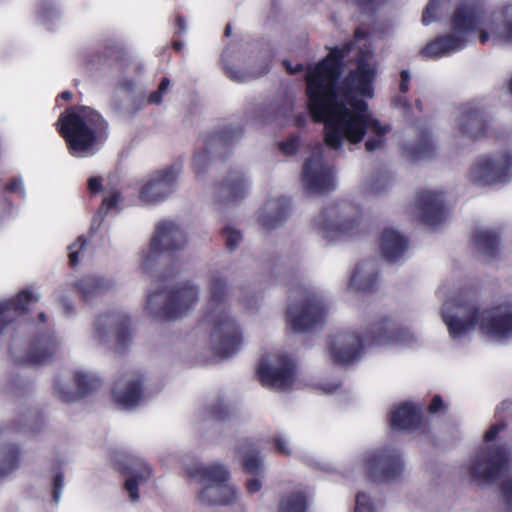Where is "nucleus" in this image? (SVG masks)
I'll return each instance as SVG.
<instances>
[{
  "label": "nucleus",
  "mask_w": 512,
  "mask_h": 512,
  "mask_svg": "<svg viewBox=\"0 0 512 512\" xmlns=\"http://www.w3.org/2000/svg\"><path fill=\"white\" fill-rule=\"evenodd\" d=\"M354 43L335 47L306 73L307 108L312 119L324 124V143L331 150L340 151L345 143L356 145L369 135L365 148L369 152L380 150L385 136L391 130L374 118L368 104L358 97L371 98L376 70L368 61L373 55L369 46L359 47L357 68L338 84L342 62Z\"/></svg>",
  "instance_id": "obj_1"
},
{
  "label": "nucleus",
  "mask_w": 512,
  "mask_h": 512,
  "mask_svg": "<svg viewBox=\"0 0 512 512\" xmlns=\"http://www.w3.org/2000/svg\"><path fill=\"white\" fill-rule=\"evenodd\" d=\"M481 44L512 43V4L488 12L484 0H456L447 21V31L422 48L425 59L448 57L466 48L474 39Z\"/></svg>",
  "instance_id": "obj_2"
},
{
  "label": "nucleus",
  "mask_w": 512,
  "mask_h": 512,
  "mask_svg": "<svg viewBox=\"0 0 512 512\" xmlns=\"http://www.w3.org/2000/svg\"><path fill=\"white\" fill-rule=\"evenodd\" d=\"M441 318L454 340L474 332L497 344L512 340V299L482 307L466 296H450L442 304Z\"/></svg>",
  "instance_id": "obj_3"
},
{
  "label": "nucleus",
  "mask_w": 512,
  "mask_h": 512,
  "mask_svg": "<svg viewBox=\"0 0 512 512\" xmlns=\"http://www.w3.org/2000/svg\"><path fill=\"white\" fill-rule=\"evenodd\" d=\"M201 325L209 334L210 348L217 356L230 357L242 349L243 334L231 313L227 280L218 272L210 276L209 298Z\"/></svg>",
  "instance_id": "obj_4"
},
{
  "label": "nucleus",
  "mask_w": 512,
  "mask_h": 512,
  "mask_svg": "<svg viewBox=\"0 0 512 512\" xmlns=\"http://www.w3.org/2000/svg\"><path fill=\"white\" fill-rule=\"evenodd\" d=\"M180 273V265L165 270L162 278L148 292L144 311L154 321L171 320L185 315L199 301L197 285L187 281L168 290L169 282Z\"/></svg>",
  "instance_id": "obj_5"
},
{
  "label": "nucleus",
  "mask_w": 512,
  "mask_h": 512,
  "mask_svg": "<svg viewBox=\"0 0 512 512\" xmlns=\"http://www.w3.org/2000/svg\"><path fill=\"white\" fill-rule=\"evenodd\" d=\"M56 125L70 153L75 157L94 155L103 142L106 128L101 115L87 106L67 109L60 115Z\"/></svg>",
  "instance_id": "obj_6"
},
{
  "label": "nucleus",
  "mask_w": 512,
  "mask_h": 512,
  "mask_svg": "<svg viewBox=\"0 0 512 512\" xmlns=\"http://www.w3.org/2000/svg\"><path fill=\"white\" fill-rule=\"evenodd\" d=\"M506 429L502 422L492 425L484 434L483 443L464 466L469 479L478 484H488L509 473L512 452L499 442Z\"/></svg>",
  "instance_id": "obj_7"
},
{
  "label": "nucleus",
  "mask_w": 512,
  "mask_h": 512,
  "mask_svg": "<svg viewBox=\"0 0 512 512\" xmlns=\"http://www.w3.org/2000/svg\"><path fill=\"white\" fill-rule=\"evenodd\" d=\"M314 230L329 243L360 235L365 228L361 214L347 203L323 209L313 220Z\"/></svg>",
  "instance_id": "obj_8"
},
{
  "label": "nucleus",
  "mask_w": 512,
  "mask_h": 512,
  "mask_svg": "<svg viewBox=\"0 0 512 512\" xmlns=\"http://www.w3.org/2000/svg\"><path fill=\"white\" fill-rule=\"evenodd\" d=\"M328 314V303L318 287H300L290 296L287 321L291 329L304 332L321 324Z\"/></svg>",
  "instance_id": "obj_9"
},
{
  "label": "nucleus",
  "mask_w": 512,
  "mask_h": 512,
  "mask_svg": "<svg viewBox=\"0 0 512 512\" xmlns=\"http://www.w3.org/2000/svg\"><path fill=\"white\" fill-rule=\"evenodd\" d=\"M187 473L192 478H198L204 485L198 494L201 502L211 505H232L238 502L240 492L236 486L227 484L231 475L225 465H200L188 468Z\"/></svg>",
  "instance_id": "obj_10"
},
{
  "label": "nucleus",
  "mask_w": 512,
  "mask_h": 512,
  "mask_svg": "<svg viewBox=\"0 0 512 512\" xmlns=\"http://www.w3.org/2000/svg\"><path fill=\"white\" fill-rule=\"evenodd\" d=\"M355 468L363 470L373 481L391 483L401 477L405 465L398 449L381 448L363 453L356 461Z\"/></svg>",
  "instance_id": "obj_11"
},
{
  "label": "nucleus",
  "mask_w": 512,
  "mask_h": 512,
  "mask_svg": "<svg viewBox=\"0 0 512 512\" xmlns=\"http://www.w3.org/2000/svg\"><path fill=\"white\" fill-rule=\"evenodd\" d=\"M187 243L185 231L172 221H162L155 226L147 248L140 253L141 268L148 272L158 263L165 252L181 250Z\"/></svg>",
  "instance_id": "obj_12"
},
{
  "label": "nucleus",
  "mask_w": 512,
  "mask_h": 512,
  "mask_svg": "<svg viewBox=\"0 0 512 512\" xmlns=\"http://www.w3.org/2000/svg\"><path fill=\"white\" fill-rule=\"evenodd\" d=\"M469 178L479 186L508 183L512 179V153L504 151L478 157L470 168Z\"/></svg>",
  "instance_id": "obj_13"
},
{
  "label": "nucleus",
  "mask_w": 512,
  "mask_h": 512,
  "mask_svg": "<svg viewBox=\"0 0 512 512\" xmlns=\"http://www.w3.org/2000/svg\"><path fill=\"white\" fill-rule=\"evenodd\" d=\"M101 386L100 379L90 371L76 369L58 374L52 393L60 401L72 403L92 394Z\"/></svg>",
  "instance_id": "obj_14"
},
{
  "label": "nucleus",
  "mask_w": 512,
  "mask_h": 512,
  "mask_svg": "<svg viewBox=\"0 0 512 512\" xmlns=\"http://www.w3.org/2000/svg\"><path fill=\"white\" fill-rule=\"evenodd\" d=\"M372 328L366 335L357 331H338L329 336L327 351L333 362L349 365L359 361L366 345L371 342Z\"/></svg>",
  "instance_id": "obj_15"
},
{
  "label": "nucleus",
  "mask_w": 512,
  "mask_h": 512,
  "mask_svg": "<svg viewBox=\"0 0 512 512\" xmlns=\"http://www.w3.org/2000/svg\"><path fill=\"white\" fill-rule=\"evenodd\" d=\"M257 374L264 386L287 391L295 381V362L283 353L268 354L260 360Z\"/></svg>",
  "instance_id": "obj_16"
},
{
  "label": "nucleus",
  "mask_w": 512,
  "mask_h": 512,
  "mask_svg": "<svg viewBox=\"0 0 512 512\" xmlns=\"http://www.w3.org/2000/svg\"><path fill=\"white\" fill-rule=\"evenodd\" d=\"M181 167L171 165L157 170L143 179L138 198L144 204H158L168 199L177 189Z\"/></svg>",
  "instance_id": "obj_17"
},
{
  "label": "nucleus",
  "mask_w": 512,
  "mask_h": 512,
  "mask_svg": "<svg viewBox=\"0 0 512 512\" xmlns=\"http://www.w3.org/2000/svg\"><path fill=\"white\" fill-rule=\"evenodd\" d=\"M130 317L123 311H110L101 314L94 323L93 338L99 343L116 340V349L122 351L130 343Z\"/></svg>",
  "instance_id": "obj_18"
},
{
  "label": "nucleus",
  "mask_w": 512,
  "mask_h": 512,
  "mask_svg": "<svg viewBox=\"0 0 512 512\" xmlns=\"http://www.w3.org/2000/svg\"><path fill=\"white\" fill-rule=\"evenodd\" d=\"M321 149L318 148L303 167L302 181L310 193L329 192L336 186L334 168L324 161Z\"/></svg>",
  "instance_id": "obj_19"
},
{
  "label": "nucleus",
  "mask_w": 512,
  "mask_h": 512,
  "mask_svg": "<svg viewBox=\"0 0 512 512\" xmlns=\"http://www.w3.org/2000/svg\"><path fill=\"white\" fill-rule=\"evenodd\" d=\"M418 341V335L410 330L401 328L391 318H381L372 325L371 342L375 346L410 347Z\"/></svg>",
  "instance_id": "obj_20"
},
{
  "label": "nucleus",
  "mask_w": 512,
  "mask_h": 512,
  "mask_svg": "<svg viewBox=\"0 0 512 512\" xmlns=\"http://www.w3.org/2000/svg\"><path fill=\"white\" fill-rule=\"evenodd\" d=\"M487 121L483 109L475 103L461 107L454 121L455 137L466 141H474L486 134Z\"/></svg>",
  "instance_id": "obj_21"
},
{
  "label": "nucleus",
  "mask_w": 512,
  "mask_h": 512,
  "mask_svg": "<svg viewBox=\"0 0 512 512\" xmlns=\"http://www.w3.org/2000/svg\"><path fill=\"white\" fill-rule=\"evenodd\" d=\"M237 451L241 457L244 471L253 475L245 483L246 492L250 495L258 493L263 487L262 480L258 476L263 477L265 472V464L260 455L259 445L251 439H245L240 442Z\"/></svg>",
  "instance_id": "obj_22"
},
{
  "label": "nucleus",
  "mask_w": 512,
  "mask_h": 512,
  "mask_svg": "<svg viewBox=\"0 0 512 512\" xmlns=\"http://www.w3.org/2000/svg\"><path fill=\"white\" fill-rule=\"evenodd\" d=\"M112 395L115 403L122 409L137 407L145 397L143 375L139 372L125 373L115 383Z\"/></svg>",
  "instance_id": "obj_23"
},
{
  "label": "nucleus",
  "mask_w": 512,
  "mask_h": 512,
  "mask_svg": "<svg viewBox=\"0 0 512 512\" xmlns=\"http://www.w3.org/2000/svg\"><path fill=\"white\" fill-rule=\"evenodd\" d=\"M415 216L429 226L444 221L447 214L445 195L437 190H423L415 199Z\"/></svg>",
  "instance_id": "obj_24"
},
{
  "label": "nucleus",
  "mask_w": 512,
  "mask_h": 512,
  "mask_svg": "<svg viewBox=\"0 0 512 512\" xmlns=\"http://www.w3.org/2000/svg\"><path fill=\"white\" fill-rule=\"evenodd\" d=\"M423 407L413 402L395 405L389 415L392 429L414 432L422 426Z\"/></svg>",
  "instance_id": "obj_25"
},
{
  "label": "nucleus",
  "mask_w": 512,
  "mask_h": 512,
  "mask_svg": "<svg viewBox=\"0 0 512 512\" xmlns=\"http://www.w3.org/2000/svg\"><path fill=\"white\" fill-rule=\"evenodd\" d=\"M249 186V179L244 174L233 171L221 183L217 201L226 206L235 205L247 196Z\"/></svg>",
  "instance_id": "obj_26"
},
{
  "label": "nucleus",
  "mask_w": 512,
  "mask_h": 512,
  "mask_svg": "<svg viewBox=\"0 0 512 512\" xmlns=\"http://www.w3.org/2000/svg\"><path fill=\"white\" fill-rule=\"evenodd\" d=\"M379 245L383 258L391 263L403 260L409 250L408 238L394 227L382 231Z\"/></svg>",
  "instance_id": "obj_27"
},
{
  "label": "nucleus",
  "mask_w": 512,
  "mask_h": 512,
  "mask_svg": "<svg viewBox=\"0 0 512 512\" xmlns=\"http://www.w3.org/2000/svg\"><path fill=\"white\" fill-rule=\"evenodd\" d=\"M61 346V339L53 331L43 332L31 344L25 361L33 365L44 363L56 354Z\"/></svg>",
  "instance_id": "obj_28"
},
{
  "label": "nucleus",
  "mask_w": 512,
  "mask_h": 512,
  "mask_svg": "<svg viewBox=\"0 0 512 512\" xmlns=\"http://www.w3.org/2000/svg\"><path fill=\"white\" fill-rule=\"evenodd\" d=\"M73 286L83 300L91 301L112 290L116 280L112 276L89 274L75 281Z\"/></svg>",
  "instance_id": "obj_29"
},
{
  "label": "nucleus",
  "mask_w": 512,
  "mask_h": 512,
  "mask_svg": "<svg viewBox=\"0 0 512 512\" xmlns=\"http://www.w3.org/2000/svg\"><path fill=\"white\" fill-rule=\"evenodd\" d=\"M40 293L34 288H26L19 291L14 297L0 301V311L5 315L9 323L16 317L28 312L29 305L39 302Z\"/></svg>",
  "instance_id": "obj_30"
},
{
  "label": "nucleus",
  "mask_w": 512,
  "mask_h": 512,
  "mask_svg": "<svg viewBox=\"0 0 512 512\" xmlns=\"http://www.w3.org/2000/svg\"><path fill=\"white\" fill-rule=\"evenodd\" d=\"M289 200L285 197L268 200L258 212L260 224L266 229H274L286 220Z\"/></svg>",
  "instance_id": "obj_31"
},
{
  "label": "nucleus",
  "mask_w": 512,
  "mask_h": 512,
  "mask_svg": "<svg viewBox=\"0 0 512 512\" xmlns=\"http://www.w3.org/2000/svg\"><path fill=\"white\" fill-rule=\"evenodd\" d=\"M378 272L374 260H364L356 266L348 284V290L370 292L376 287Z\"/></svg>",
  "instance_id": "obj_32"
},
{
  "label": "nucleus",
  "mask_w": 512,
  "mask_h": 512,
  "mask_svg": "<svg viewBox=\"0 0 512 512\" xmlns=\"http://www.w3.org/2000/svg\"><path fill=\"white\" fill-rule=\"evenodd\" d=\"M404 149L413 161H421L431 159L435 155L436 145L430 130L423 129L420 131L417 141L407 143Z\"/></svg>",
  "instance_id": "obj_33"
},
{
  "label": "nucleus",
  "mask_w": 512,
  "mask_h": 512,
  "mask_svg": "<svg viewBox=\"0 0 512 512\" xmlns=\"http://www.w3.org/2000/svg\"><path fill=\"white\" fill-rule=\"evenodd\" d=\"M151 469L144 461H135L125 480V489L132 502L139 500V487L147 482Z\"/></svg>",
  "instance_id": "obj_34"
},
{
  "label": "nucleus",
  "mask_w": 512,
  "mask_h": 512,
  "mask_svg": "<svg viewBox=\"0 0 512 512\" xmlns=\"http://www.w3.org/2000/svg\"><path fill=\"white\" fill-rule=\"evenodd\" d=\"M224 142L225 139L222 135H215L205 140L204 147L194 155L192 162L193 169L198 176L204 173L210 163L211 155L216 149L223 147Z\"/></svg>",
  "instance_id": "obj_35"
},
{
  "label": "nucleus",
  "mask_w": 512,
  "mask_h": 512,
  "mask_svg": "<svg viewBox=\"0 0 512 512\" xmlns=\"http://www.w3.org/2000/svg\"><path fill=\"white\" fill-rule=\"evenodd\" d=\"M20 451L14 444L0 450V480L7 478L19 467Z\"/></svg>",
  "instance_id": "obj_36"
},
{
  "label": "nucleus",
  "mask_w": 512,
  "mask_h": 512,
  "mask_svg": "<svg viewBox=\"0 0 512 512\" xmlns=\"http://www.w3.org/2000/svg\"><path fill=\"white\" fill-rule=\"evenodd\" d=\"M452 0H428L423 13L421 22L429 26L442 19L450 8Z\"/></svg>",
  "instance_id": "obj_37"
},
{
  "label": "nucleus",
  "mask_w": 512,
  "mask_h": 512,
  "mask_svg": "<svg viewBox=\"0 0 512 512\" xmlns=\"http://www.w3.org/2000/svg\"><path fill=\"white\" fill-rule=\"evenodd\" d=\"M122 196L119 189L115 187H104V197L98 210V215L104 217L111 213H116L121 209Z\"/></svg>",
  "instance_id": "obj_38"
},
{
  "label": "nucleus",
  "mask_w": 512,
  "mask_h": 512,
  "mask_svg": "<svg viewBox=\"0 0 512 512\" xmlns=\"http://www.w3.org/2000/svg\"><path fill=\"white\" fill-rule=\"evenodd\" d=\"M307 497L301 490L290 492L282 496L279 512H306Z\"/></svg>",
  "instance_id": "obj_39"
},
{
  "label": "nucleus",
  "mask_w": 512,
  "mask_h": 512,
  "mask_svg": "<svg viewBox=\"0 0 512 512\" xmlns=\"http://www.w3.org/2000/svg\"><path fill=\"white\" fill-rule=\"evenodd\" d=\"M474 242L481 253L493 255L498 246L499 237L498 234L491 229H481L476 233Z\"/></svg>",
  "instance_id": "obj_40"
},
{
  "label": "nucleus",
  "mask_w": 512,
  "mask_h": 512,
  "mask_svg": "<svg viewBox=\"0 0 512 512\" xmlns=\"http://www.w3.org/2000/svg\"><path fill=\"white\" fill-rule=\"evenodd\" d=\"M392 184L391 177L385 173L377 174L364 184L366 191L379 194L386 191Z\"/></svg>",
  "instance_id": "obj_41"
},
{
  "label": "nucleus",
  "mask_w": 512,
  "mask_h": 512,
  "mask_svg": "<svg viewBox=\"0 0 512 512\" xmlns=\"http://www.w3.org/2000/svg\"><path fill=\"white\" fill-rule=\"evenodd\" d=\"M294 105L292 102L286 103L278 112L279 116H283L286 122H291L297 127H304L308 121V116L304 112L294 115Z\"/></svg>",
  "instance_id": "obj_42"
},
{
  "label": "nucleus",
  "mask_w": 512,
  "mask_h": 512,
  "mask_svg": "<svg viewBox=\"0 0 512 512\" xmlns=\"http://www.w3.org/2000/svg\"><path fill=\"white\" fill-rule=\"evenodd\" d=\"M354 512H378L377 502L366 492H358Z\"/></svg>",
  "instance_id": "obj_43"
},
{
  "label": "nucleus",
  "mask_w": 512,
  "mask_h": 512,
  "mask_svg": "<svg viewBox=\"0 0 512 512\" xmlns=\"http://www.w3.org/2000/svg\"><path fill=\"white\" fill-rule=\"evenodd\" d=\"M86 247V240L80 236L77 238V240L69 245L68 247V257L69 262L72 266H75L79 263L81 256L84 253Z\"/></svg>",
  "instance_id": "obj_44"
},
{
  "label": "nucleus",
  "mask_w": 512,
  "mask_h": 512,
  "mask_svg": "<svg viewBox=\"0 0 512 512\" xmlns=\"http://www.w3.org/2000/svg\"><path fill=\"white\" fill-rule=\"evenodd\" d=\"M500 492L506 512H512V477H508L502 481Z\"/></svg>",
  "instance_id": "obj_45"
},
{
  "label": "nucleus",
  "mask_w": 512,
  "mask_h": 512,
  "mask_svg": "<svg viewBox=\"0 0 512 512\" xmlns=\"http://www.w3.org/2000/svg\"><path fill=\"white\" fill-rule=\"evenodd\" d=\"M170 87V80L168 78H163L159 84L158 90L152 92L148 96V103L159 105L163 102V97L166 94Z\"/></svg>",
  "instance_id": "obj_46"
},
{
  "label": "nucleus",
  "mask_w": 512,
  "mask_h": 512,
  "mask_svg": "<svg viewBox=\"0 0 512 512\" xmlns=\"http://www.w3.org/2000/svg\"><path fill=\"white\" fill-rule=\"evenodd\" d=\"M223 236L225 238L226 246L230 250L236 249L242 240L241 233L231 227H226L224 229Z\"/></svg>",
  "instance_id": "obj_47"
},
{
  "label": "nucleus",
  "mask_w": 512,
  "mask_h": 512,
  "mask_svg": "<svg viewBox=\"0 0 512 512\" xmlns=\"http://www.w3.org/2000/svg\"><path fill=\"white\" fill-rule=\"evenodd\" d=\"M5 191L11 194H16L20 198L26 197V190L23 179L21 177H14L5 186Z\"/></svg>",
  "instance_id": "obj_48"
},
{
  "label": "nucleus",
  "mask_w": 512,
  "mask_h": 512,
  "mask_svg": "<svg viewBox=\"0 0 512 512\" xmlns=\"http://www.w3.org/2000/svg\"><path fill=\"white\" fill-rule=\"evenodd\" d=\"M273 443L275 445L276 451L283 455H291L293 453V449L290 443L289 438L284 434H278L275 436Z\"/></svg>",
  "instance_id": "obj_49"
},
{
  "label": "nucleus",
  "mask_w": 512,
  "mask_h": 512,
  "mask_svg": "<svg viewBox=\"0 0 512 512\" xmlns=\"http://www.w3.org/2000/svg\"><path fill=\"white\" fill-rule=\"evenodd\" d=\"M279 148L283 154L287 156L294 155L299 148V137L291 136L279 144Z\"/></svg>",
  "instance_id": "obj_50"
},
{
  "label": "nucleus",
  "mask_w": 512,
  "mask_h": 512,
  "mask_svg": "<svg viewBox=\"0 0 512 512\" xmlns=\"http://www.w3.org/2000/svg\"><path fill=\"white\" fill-rule=\"evenodd\" d=\"M231 57L230 55V49L227 48L224 50L223 54H222V61H223V64H224V69H225V73L227 74L228 77H230L231 79L233 80H237V81H244L246 79V76L243 75V74H240L238 72H235L230 66H229V58Z\"/></svg>",
  "instance_id": "obj_51"
},
{
  "label": "nucleus",
  "mask_w": 512,
  "mask_h": 512,
  "mask_svg": "<svg viewBox=\"0 0 512 512\" xmlns=\"http://www.w3.org/2000/svg\"><path fill=\"white\" fill-rule=\"evenodd\" d=\"M64 487V475L61 472L56 473L53 478V500L58 503L61 499L62 490Z\"/></svg>",
  "instance_id": "obj_52"
},
{
  "label": "nucleus",
  "mask_w": 512,
  "mask_h": 512,
  "mask_svg": "<svg viewBox=\"0 0 512 512\" xmlns=\"http://www.w3.org/2000/svg\"><path fill=\"white\" fill-rule=\"evenodd\" d=\"M341 383L339 380L323 381L319 384V388L326 394H333L340 389Z\"/></svg>",
  "instance_id": "obj_53"
},
{
  "label": "nucleus",
  "mask_w": 512,
  "mask_h": 512,
  "mask_svg": "<svg viewBox=\"0 0 512 512\" xmlns=\"http://www.w3.org/2000/svg\"><path fill=\"white\" fill-rule=\"evenodd\" d=\"M88 189L91 193H98L103 189L102 180L99 177H90L88 179Z\"/></svg>",
  "instance_id": "obj_54"
},
{
  "label": "nucleus",
  "mask_w": 512,
  "mask_h": 512,
  "mask_svg": "<svg viewBox=\"0 0 512 512\" xmlns=\"http://www.w3.org/2000/svg\"><path fill=\"white\" fill-rule=\"evenodd\" d=\"M411 79L410 73L406 70L401 72V83H400V91L402 93H406L409 89V81Z\"/></svg>",
  "instance_id": "obj_55"
},
{
  "label": "nucleus",
  "mask_w": 512,
  "mask_h": 512,
  "mask_svg": "<svg viewBox=\"0 0 512 512\" xmlns=\"http://www.w3.org/2000/svg\"><path fill=\"white\" fill-rule=\"evenodd\" d=\"M442 406L443 400L441 399V397L434 396L433 399L431 400V403L429 404L428 409L431 413H436L441 409Z\"/></svg>",
  "instance_id": "obj_56"
},
{
  "label": "nucleus",
  "mask_w": 512,
  "mask_h": 512,
  "mask_svg": "<svg viewBox=\"0 0 512 512\" xmlns=\"http://www.w3.org/2000/svg\"><path fill=\"white\" fill-rule=\"evenodd\" d=\"M283 64L286 70L291 74H295L303 69L301 64H296L293 66L289 61H284Z\"/></svg>",
  "instance_id": "obj_57"
},
{
  "label": "nucleus",
  "mask_w": 512,
  "mask_h": 512,
  "mask_svg": "<svg viewBox=\"0 0 512 512\" xmlns=\"http://www.w3.org/2000/svg\"><path fill=\"white\" fill-rule=\"evenodd\" d=\"M57 15H58V12L53 7H51L49 9V11H47V12H44V11L41 12V18L43 19V21L51 20L52 18L56 17Z\"/></svg>",
  "instance_id": "obj_58"
},
{
  "label": "nucleus",
  "mask_w": 512,
  "mask_h": 512,
  "mask_svg": "<svg viewBox=\"0 0 512 512\" xmlns=\"http://www.w3.org/2000/svg\"><path fill=\"white\" fill-rule=\"evenodd\" d=\"M176 25L179 33H184L187 30V25L183 17L178 16L176 19Z\"/></svg>",
  "instance_id": "obj_59"
},
{
  "label": "nucleus",
  "mask_w": 512,
  "mask_h": 512,
  "mask_svg": "<svg viewBox=\"0 0 512 512\" xmlns=\"http://www.w3.org/2000/svg\"><path fill=\"white\" fill-rule=\"evenodd\" d=\"M367 34L360 28L355 31V41L359 43L366 38Z\"/></svg>",
  "instance_id": "obj_60"
},
{
  "label": "nucleus",
  "mask_w": 512,
  "mask_h": 512,
  "mask_svg": "<svg viewBox=\"0 0 512 512\" xmlns=\"http://www.w3.org/2000/svg\"><path fill=\"white\" fill-rule=\"evenodd\" d=\"M10 324L7 320V318L5 317V315L2 313V311H0V334L2 333V331L4 330V328Z\"/></svg>",
  "instance_id": "obj_61"
},
{
  "label": "nucleus",
  "mask_w": 512,
  "mask_h": 512,
  "mask_svg": "<svg viewBox=\"0 0 512 512\" xmlns=\"http://www.w3.org/2000/svg\"><path fill=\"white\" fill-rule=\"evenodd\" d=\"M506 87L508 93L512 96V73L510 74L509 78L506 81Z\"/></svg>",
  "instance_id": "obj_62"
},
{
  "label": "nucleus",
  "mask_w": 512,
  "mask_h": 512,
  "mask_svg": "<svg viewBox=\"0 0 512 512\" xmlns=\"http://www.w3.org/2000/svg\"><path fill=\"white\" fill-rule=\"evenodd\" d=\"M265 71H266V66H261L259 69L255 70V71H252L251 75L256 77L258 75H261V74L265 73Z\"/></svg>",
  "instance_id": "obj_63"
},
{
  "label": "nucleus",
  "mask_w": 512,
  "mask_h": 512,
  "mask_svg": "<svg viewBox=\"0 0 512 512\" xmlns=\"http://www.w3.org/2000/svg\"><path fill=\"white\" fill-rule=\"evenodd\" d=\"M59 97H60L61 99H63V100L68 101V100H70V99L72 98V93H71V92H69V91H64V92H62V93L59 95Z\"/></svg>",
  "instance_id": "obj_64"
}]
</instances>
